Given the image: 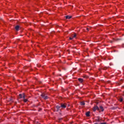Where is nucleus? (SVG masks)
<instances>
[{
  "instance_id": "nucleus-9",
  "label": "nucleus",
  "mask_w": 124,
  "mask_h": 124,
  "mask_svg": "<svg viewBox=\"0 0 124 124\" xmlns=\"http://www.w3.org/2000/svg\"><path fill=\"white\" fill-rule=\"evenodd\" d=\"M42 96L43 97V98H44V99H47V98H48L47 96H44L42 95Z\"/></svg>"
},
{
  "instance_id": "nucleus-15",
  "label": "nucleus",
  "mask_w": 124,
  "mask_h": 124,
  "mask_svg": "<svg viewBox=\"0 0 124 124\" xmlns=\"http://www.w3.org/2000/svg\"><path fill=\"white\" fill-rule=\"evenodd\" d=\"M73 38L70 37V38H69V39H70V40H72Z\"/></svg>"
},
{
  "instance_id": "nucleus-7",
  "label": "nucleus",
  "mask_w": 124,
  "mask_h": 124,
  "mask_svg": "<svg viewBox=\"0 0 124 124\" xmlns=\"http://www.w3.org/2000/svg\"><path fill=\"white\" fill-rule=\"evenodd\" d=\"M78 80L79 82H80V83H82V82H83V79L81 78H78Z\"/></svg>"
},
{
  "instance_id": "nucleus-5",
  "label": "nucleus",
  "mask_w": 124,
  "mask_h": 124,
  "mask_svg": "<svg viewBox=\"0 0 124 124\" xmlns=\"http://www.w3.org/2000/svg\"><path fill=\"white\" fill-rule=\"evenodd\" d=\"M66 19H70L71 18V16H65Z\"/></svg>"
},
{
  "instance_id": "nucleus-10",
  "label": "nucleus",
  "mask_w": 124,
  "mask_h": 124,
  "mask_svg": "<svg viewBox=\"0 0 124 124\" xmlns=\"http://www.w3.org/2000/svg\"><path fill=\"white\" fill-rule=\"evenodd\" d=\"M80 105H81L82 106H84V105H85V102H81L80 103Z\"/></svg>"
},
{
  "instance_id": "nucleus-13",
  "label": "nucleus",
  "mask_w": 124,
  "mask_h": 124,
  "mask_svg": "<svg viewBox=\"0 0 124 124\" xmlns=\"http://www.w3.org/2000/svg\"><path fill=\"white\" fill-rule=\"evenodd\" d=\"M119 101H120V102H123V98H120L119 99Z\"/></svg>"
},
{
  "instance_id": "nucleus-3",
  "label": "nucleus",
  "mask_w": 124,
  "mask_h": 124,
  "mask_svg": "<svg viewBox=\"0 0 124 124\" xmlns=\"http://www.w3.org/2000/svg\"><path fill=\"white\" fill-rule=\"evenodd\" d=\"M61 107H62V108H65L66 106L65 105V104H62L61 105Z\"/></svg>"
},
{
  "instance_id": "nucleus-12",
  "label": "nucleus",
  "mask_w": 124,
  "mask_h": 124,
  "mask_svg": "<svg viewBox=\"0 0 124 124\" xmlns=\"http://www.w3.org/2000/svg\"><path fill=\"white\" fill-rule=\"evenodd\" d=\"M24 102H28V99L24 98Z\"/></svg>"
},
{
  "instance_id": "nucleus-6",
  "label": "nucleus",
  "mask_w": 124,
  "mask_h": 124,
  "mask_svg": "<svg viewBox=\"0 0 124 124\" xmlns=\"http://www.w3.org/2000/svg\"><path fill=\"white\" fill-rule=\"evenodd\" d=\"M100 108L101 109V111H102V112H103V111H104V109H103V107H102V106H100Z\"/></svg>"
},
{
  "instance_id": "nucleus-8",
  "label": "nucleus",
  "mask_w": 124,
  "mask_h": 124,
  "mask_svg": "<svg viewBox=\"0 0 124 124\" xmlns=\"http://www.w3.org/2000/svg\"><path fill=\"white\" fill-rule=\"evenodd\" d=\"M87 117H90V112H88L86 113Z\"/></svg>"
},
{
  "instance_id": "nucleus-11",
  "label": "nucleus",
  "mask_w": 124,
  "mask_h": 124,
  "mask_svg": "<svg viewBox=\"0 0 124 124\" xmlns=\"http://www.w3.org/2000/svg\"><path fill=\"white\" fill-rule=\"evenodd\" d=\"M72 36L73 38H75V37H76V34H75L74 35H72Z\"/></svg>"
},
{
  "instance_id": "nucleus-1",
  "label": "nucleus",
  "mask_w": 124,
  "mask_h": 124,
  "mask_svg": "<svg viewBox=\"0 0 124 124\" xmlns=\"http://www.w3.org/2000/svg\"><path fill=\"white\" fill-rule=\"evenodd\" d=\"M93 110L94 112H95V111H96V110H98V107L97 106H94L93 108Z\"/></svg>"
},
{
  "instance_id": "nucleus-16",
  "label": "nucleus",
  "mask_w": 124,
  "mask_h": 124,
  "mask_svg": "<svg viewBox=\"0 0 124 124\" xmlns=\"http://www.w3.org/2000/svg\"><path fill=\"white\" fill-rule=\"evenodd\" d=\"M86 30H87V31H90V30L89 29V28H87Z\"/></svg>"
},
{
  "instance_id": "nucleus-14",
  "label": "nucleus",
  "mask_w": 124,
  "mask_h": 124,
  "mask_svg": "<svg viewBox=\"0 0 124 124\" xmlns=\"http://www.w3.org/2000/svg\"><path fill=\"white\" fill-rule=\"evenodd\" d=\"M57 108L58 109H60V108H61V107L60 106H57Z\"/></svg>"
},
{
  "instance_id": "nucleus-2",
  "label": "nucleus",
  "mask_w": 124,
  "mask_h": 124,
  "mask_svg": "<svg viewBox=\"0 0 124 124\" xmlns=\"http://www.w3.org/2000/svg\"><path fill=\"white\" fill-rule=\"evenodd\" d=\"M19 96L20 98H25V94H19Z\"/></svg>"
},
{
  "instance_id": "nucleus-17",
  "label": "nucleus",
  "mask_w": 124,
  "mask_h": 124,
  "mask_svg": "<svg viewBox=\"0 0 124 124\" xmlns=\"http://www.w3.org/2000/svg\"><path fill=\"white\" fill-rule=\"evenodd\" d=\"M103 124H106V123H103Z\"/></svg>"
},
{
  "instance_id": "nucleus-4",
  "label": "nucleus",
  "mask_w": 124,
  "mask_h": 124,
  "mask_svg": "<svg viewBox=\"0 0 124 124\" xmlns=\"http://www.w3.org/2000/svg\"><path fill=\"white\" fill-rule=\"evenodd\" d=\"M20 28V27L18 25H17L16 26L15 29L16 30V31H19V28Z\"/></svg>"
}]
</instances>
